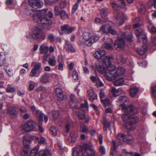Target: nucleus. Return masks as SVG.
<instances>
[{"mask_svg":"<svg viewBox=\"0 0 156 156\" xmlns=\"http://www.w3.org/2000/svg\"><path fill=\"white\" fill-rule=\"evenodd\" d=\"M130 93L131 96L132 97H134L137 93L139 91V89L134 86H132L130 87Z\"/></svg>","mask_w":156,"mask_h":156,"instance_id":"6ab92c4d","label":"nucleus"},{"mask_svg":"<svg viewBox=\"0 0 156 156\" xmlns=\"http://www.w3.org/2000/svg\"><path fill=\"white\" fill-rule=\"evenodd\" d=\"M26 37L29 40L34 39L33 34L29 31H27L26 33Z\"/></svg>","mask_w":156,"mask_h":156,"instance_id":"58836bf2","label":"nucleus"},{"mask_svg":"<svg viewBox=\"0 0 156 156\" xmlns=\"http://www.w3.org/2000/svg\"><path fill=\"white\" fill-rule=\"evenodd\" d=\"M39 149V146H37L36 147L32 150L30 153V156H35Z\"/></svg>","mask_w":156,"mask_h":156,"instance_id":"473e14b6","label":"nucleus"},{"mask_svg":"<svg viewBox=\"0 0 156 156\" xmlns=\"http://www.w3.org/2000/svg\"><path fill=\"white\" fill-rule=\"evenodd\" d=\"M98 54L100 57V58L101 57L105 55L106 53L105 51L104 50H100L98 51Z\"/></svg>","mask_w":156,"mask_h":156,"instance_id":"052dcab7","label":"nucleus"},{"mask_svg":"<svg viewBox=\"0 0 156 156\" xmlns=\"http://www.w3.org/2000/svg\"><path fill=\"white\" fill-rule=\"evenodd\" d=\"M109 33L112 35H115L117 34V32L113 29L112 27L110 25L108 29V31Z\"/></svg>","mask_w":156,"mask_h":156,"instance_id":"c03bdc74","label":"nucleus"},{"mask_svg":"<svg viewBox=\"0 0 156 156\" xmlns=\"http://www.w3.org/2000/svg\"><path fill=\"white\" fill-rule=\"evenodd\" d=\"M77 115L78 118L80 119H82L85 118V112L82 108L77 109L73 111Z\"/></svg>","mask_w":156,"mask_h":156,"instance_id":"2eb2a0df","label":"nucleus"},{"mask_svg":"<svg viewBox=\"0 0 156 156\" xmlns=\"http://www.w3.org/2000/svg\"><path fill=\"white\" fill-rule=\"evenodd\" d=\"M84 103H83L81 104V106L82 108H86L87 109H88V102L87 100H84Z\"/></svg>","mask_w":156,"mask_h":156,"instance_id":"680f3d73","label":"nucleus"},{"mask_svg":"<svg viewBox=\"0 0 156 156\" xmlns=\"http://www.w3.org/2000/svg\"><path fill=\"white\" fill-rule=\"evenodd\" d=\"M122 108L125 113L122 116L123 121L127 123L126 128L128 130H134L136 127V123L138 120V118L133 114H136L141 110V108L134 106L132 104L127 106L126 104L122 105Z\"/></svg>","mask_w":156,"mask_h":156,"instance_id":"f257e3e1","label":"nucleus"},{"mask_svg":"<svg viewBox=\"0 0 156 156\" xmlns=\"http://www.w3.org/2000/svg\"><path fill=\"white\" fill-rule=\"evenodd\" d=\"M90 78L92 81L94 82L98 83L99 79V78L97 76H91Z\"/></svg>","mask_w":156,"mask_h":156,"instance_id":"6e6d98bb","label":"nucleus"},{"mask_svg":"<svg viewBox=\"0 0 156 156\" xmlns=\"http://www.w3.org/2000/svg\"><path fill=\"white\" fill-rule=\"evenodd\" d=\"M103 129L104 130H106L108 128H109L110 129L109 124L107 121L105 119H104L103 122Z\"/></svg>","mask_w":156,"mask_h":156,"instance_id":"4c0bfd02","label":"nucleus"},{"mask_svg":"<svg viewBox=\"0 0 156 156\" xmlns=\"http://www.w3.org/2000/svg\"><path fill=\"white\" fill-rule=\"evenodd\" d=\"M148 30L151 34H156V28L150 25L148 27Z\"/></svg>","mask_w":156,"mask_h":156,"instance_id":"c9c22d12","label":"nucleus"},{"mask_svg":"<svg viewBox=\"0 0 156 156\" xmlns=\"http://www.w3.org/2000/svg\"><path fill=\"white\" fill-rule=\"evenodd\" d=\"M123 91L122 89L120 88L118 89L114 87H112L111 91V94L113 97H116L121 94Z\"/></svg>","mask_w":156,"mask_h":156,"instance_id":"a211bd4d","label":"nucleus"},{"mask_svg":"<svg viewBox=\"0 0 156 156\" xmlns=\"http://www.w3.org/2000/svg\"><path fill=\"white\" fill-rule=\"evenodd\" d=\"M99 152L102 154H105V149L104 146H101L100 147L99 149Z\"/></svg>","mask_w":156,"mask_h":156,"instance_id":"13d9d810","label":"nucleus"},{"mask_svg":"<svg viewBox=\"0 0 156 156\" xmlns=\"http://www.w3.org/2000/svg\"><path fill=\"white\" fill-rule=\"evenodd\" d=\"M69 26L68 25L66 24L61 27V29L63 33H66Z\"/></svg>","mask_w":156,"mask_h":156,"instance_id":"864d4df0","label":"nucleus"},{"mask_svg":"<svg viewBox=\"0 0 156 156\" xmlns=\"http://www.w3.org/2000/svg\"><path fill=\"white\" fill-rule=\"evenodd\" d=\"M55 57L53 56L52 57H50L48 58V63L51 66H54L56 64V61Z\"/></svg>","mask_w":156,"mask_h":156,"instance_id":"a878e982","label":"nucleus"},{"mask_svg":"<svg viewBox=\"0 0 156 156\" xmlns=\"http://www.w3.org/2000/svg\"><path fill=\"white\" fill-rule=\"evenodd\" d=\"M46 12L45 10L33 9L27 6L24 10V13L26 16L30 17L36 21L38 20V18L40 17L41 16L45 14Z\"/></svg>","mask_w":156,"mask_h":156,"instance_id":"7ed1b4c3","label":"nucleus"},{"mask_svg":"<svg viewBox=\"0 0 156 156\" xmlns=\"http://www.w3.org/2000/svg\"><path fill=\"white\" fill-rule=\"evenodd\" d=\"M51 153L48 149L42 150L39 152V156H51Z\"/></svg>","mask_w":156,"mask_h":156,"instance_id":"4be33fe9","label":"nucleus"},{"mask_svg":"<svg viewBox=\"0 0 156 156\" xmlns=\"http://www.w3.org/2000/svg\"><path fill=\"white\" fill-rule=\"evenodd\" d=\"M29 3L33 8H41L43 5V3L39 0H29Z\"/></svg>","mask_w":156,"mask_h":156,"instance_id":"ddd939ff","label":"nucleus"},{"mask_svg":"<svg viewBox=\"0 0 156 156\" xmlns=\"http://www.w3.org/2000/svg\"><path fill=\"white\" fill-rule=\"evenodd\" d=\"M28 89L29 90L31 91L33 90L35 87V82L32 81H30L28 82Z\"/></svg>","mask_w":156,"mask_h":156,"instance_id":"f704fd0d","label":"nucleus"},{"mask_svg":"<svg viewBox=\"0 0 156 156\" xmlns=\"http://www.w3.org/2000/svg\"><path fill=\"white\" fill-rule=\"evenodd\" d=\"M42 66L41 64V63L38 62L34 66V69L37 71Z\"/></svg>","mask_w":156,"mask_h":156,"instance_id":"0e129e2a","label":"nucleus"},{"mask_svg":"<svg viewBox=\"0 0 156 156\" xmlns=\"http://www.w3.org/2000/svg\"><path fill=\"white\" fill-rule=\"evenodd\" d=\"M19 110L21 112V115H23L27 112V110L26 108L23 106L20 107L19 108Z\"/></svg>","mask_w":156,"mask_h":156,"instance_id":"8fccbe9b","label":"nucleus"},{"mask_svg":"<svg viewBox=\"0 0 156 156\" xmlns=\"http://www.w3.org/2000/svg\"><path fill=\"white\" fill-rule=\"evenodd\" d=\"M61 18L63 20L67 19L68 18V15L66 12L64 10H62L60 14Z\"/></svg>","mask_w":156,"mask_h":156,"instance_id":"e433bc0d","label":"nucleus"},{"mask_svg":"<svg viewBox=\"0 0 156 156\" xmlns=\"http://www.w3.org/2000/svg\"><path fill=\"white\" fill-rule=\"evenodd\" d=\"M109 25L108 24L104 25L100 28L99 32L101 34H104L108 33V29Z\"/></svg>","mask_w":156,"mask_h":156,"instance_id":"5701e85b","label":"nucleus"},{"mask_svg":"<svg viewBox=\"0 0 156 156\" xmlns=\"http://www.w3.org/2000/svg\"><path fill=\"white\" fill-rule=\"evenodd\" d=\"M46 90V89L43 86H40L36 89V91L38 92L42 91H45Z\"/></svg>","mask_w":156,"mask_h":156,"instance_id":"69168bd1","label":"nucleus"},{"mask_svg":"<svg viewBox=\"0 0 156 156\" xmlns=\"http://www.w3.org/2000/svg\"><path fill=\"white\" fill-rule=\"evenodd\" d=\"M73 77L75 80H77L78 79V75L77 71L76 70H74L73 72Z\"/></svg>","mask_w":156,"mask_h":156,"instance_id":"e2e57ef3","label":"nucleus"},{"mask_svg":"<svg viewBox=\"0 0 156 156\" xmlns=\"http://www.w3.org/2000/svg\"><path fill=\"white\" fill-rule=\"evenodd\" d=\"M95 66L96 68L98 71L101 73L104 74L107 80L109 81L112 80V78L110 77V76L106 73V69L104 66L103 64L101 62L99 61L95 63Z\"/></svg>","mask_w":156,"mask_h":156,"instance_id":"6e6552de","label":"nucleus"},{"mask_svg":"<svg viewBox=\"0 0 156 156\" xmlns=\"http://www.w3.org/2000/svg\"><path fill=\"white\" fill-rule=\"evenodd\" d=\"M125 34H124L123 37L119 38L115 42V47L116 48H119L120 49H123L125 46Z\"/></svg>","mask_w":156,"mask_h":156,"instance_id":"9b49d317","label":"nucleus"},{"mask_svg":"<svg viewBox=\"0 0 156 156\" xmlns=\"http://www.w3.org/2000/svg\"><path fill=\"white\" fill-rule=\"evenodd\" d=\"M32 32L34 38L40 39L42 40L45 39V36L43 33L41 27L39 26L34 27L32 29Z\"/></svg>","mask_w":156,"mask_h":156,"instance_id":"1a4fd4ad","label":"nucleus"},{"mask_svg":"<svg viewBox=\"0 0 156 156\" xmlns=\"http://www.w3.org/2000/svg\"><path fill=\"white\" fill-rule=\"evenodd\" d=\"M64 48L67 51L70 52H73L75 50L73 47L68 40H66Z\"/></svg>","mask_w":156,"mask_h":156,"instance_id":"aec40b11","label":"nucleus"},{"mask_svg":"<svg viewBox=\"0 0 156 156\" xmlns=\"http://www.w3.org/2000/svg\"><path fill=\"white\" fill-rule=\"evenodd\" d=\"M125 72V69L122 67L117 68L115 73L110 77L112 78V80L116 78L117 76H121Z\"/></svg>","mask_w":156,"mask_h":156,"instance_id":"4468645a","label":"nucleus"},{"mask_svg":"<svg viewBox=\"0 0 156 156\" xmlns=\"http://www.w3.org/2000/svg\"><path fill=\"white\" fill-rule=\"evenodd\" d=\"M51 114L54 119H57L59 115V113L58 111H53L51 112Z\"/></svg>","mask_w":156,"mask_h":156,"instance_id":"49530a36","label":"nucleus"},{"mask_svg":"<svg viewBox=\"0 0 156 156\" xmlns=\"http://www.w3.org/2000/svg\"><path fill=\"white\" fill-rule=\"evenodd\" d=\"M50 131L51 134L54 136H56L57 133V130L55 126H53L51 127Z\"/></svg>","mask_w":156,"mask_h":156,"instance_id":"ea45409f","label":"nucleus"},{"mask_svg":"<svg viewBox=\"0 0 156 156\" xmlns=\"http://www.w3.org/2000/svg\"><path fill=\"white\" fill-rule=\"evenodd\" d=\"M124 82L123 78H120L115 81L114 82V84L117 86H122Z\"/></svg>","mask_w":156,"mask_h":156,"instance_id":"2f4dec72","label":"nucleus"},{"mask_svg":"<svg viewBox=\"0 0 156 156\" xmlns=\"http://www.w3.org/2000/svg\"><path fill=\"white\" fill-rule=\"evenodd\" d=\"M36 114L37 117L39 118L40 121L42 122L43 120V117L44 115L43 114L41 111L37 110L36 111Z\"/></svg>","mask_w":156,"mask_h":156,"instance_id":"72a5a7b5","label":"nucleus"},{"mask_svg":"<svg viewBox=\"0 0 156 156\" xmlns=\"http://www.w3.org/2000/svg\"><path fill=\"white\" fill-rule=\"evenodd\" d=\"M43 10H46V12L45 14L38 18V20H40L41 23L42 24L46 25L47 26H50L52 24V21L51 20L49 19L46 17H44V16L46 14L48 9H44Z\"/></svg>","mask_w":156,"mask_h":156,"instance_id":"f8f14e48","label":"nucleus"},{"mask_svg":"<svg viewBox=\"0 0 156 156\" xmlns=\"http://www.w3.org/2000/svg\"><path fill=\"white\" fill-rule=\"evenodd\" d=\"M23 129L27 132L36 131L37 130V128L36 126V123L33 120L29 121L24 125Z\"/></svg>","mask_w":156,"mask_h":156,"instance_id":"9d476101","label":"nucleus"},{"mask_svg":"<svg viewBox=\"0 0 156 156\" xmlns=\"http://www.w3.org/2000/svg\"><path fill=\"white\" fill-rule=\"evenodd\" d=\"M54 14L55 16H58L60 14L58 7L57 6H55L54 8Z\"/></svg>","mask_w":156,"mask_h":156,"instance_id":"4d7b16f0","label":"nucleus"},{"mask_svg":"<svg viewBox=\"0 0 156 156\" xmlns=\"http://www.w3.org/2000/svg\"><path fill=\"white\" fill-rule=\"evenodd\" d=\"M131 155H132V152L128 153L126 152L125 150H124L121 156H131Z\"/></svg>","mask_w":156,"mask_h":156,"instance_id":"774afa93","label":"nucleus"},{"mask_svg":"<svg viewBox=\"0 0 156 156\" xmlns=\"http://www.w3.org/2000/svg\"><path fill=\"white\" fill-rule=\"evenodd\" d=\"M114 57L111 56H106L102 58V60L107 67L108 70L110 72L114 71L116 69V66L111 63V61Z\"/></svg>","mask_w":156,"mask_h":156,"instance_id":"0eeeda50","label":"nucleus"},{"mask_svg":"<svg viewBox=\"0 0 156 156\" xmlns=\"http://www.w3.org/2000/svg\"><path fill=\"white\" fill-rule=\"evenodd\" d=\"M111 5L112 8L115 10H118L120 8L116 3L114 1H112L111 3Z\"/></svg>","mask_w":156,"mask_h":156,"instance_id":"79ce46f5","label":"nucleus"},{"mask_svg":"<svg viewBox=\"0 0 156 156\" xmlns=\"http://www.w3.org/2000/svg\"><path fill=\"white\" fill-rule=\"evenodd\" d=\"M81 148L80 146H76L74 148L73 152V156H79Z\"/></svg>","mask_w":156,"mask_h":156,"instance_id":"c85d7f7f","label":"nucleus"},{"mask_svg":"<svg viewBox=\"0 0 156 156\" xmlns=\"http://www.w3.org/2000/svg\"><path fill=\"white\" fill-rule=\"evenodd\" d=\"M99 95L101 100H103V99L105 98V92L104 90H100L99 93Z\"/></svg>","mask_w":156,"mask_h":156,"instance_id":"338daca9","label":"nucleus"},{"mask_svg":"<svg viewBox=\"0 0 156 156\" xmlns=\"http://www.w3.org/2000/svg\"><path fill=\"white\" fill-rule=\"evenodd\" d=\"M128 100V98L126 96H122L119 97L118 101V103L119 105H120L122 107V105L123 103H125L127 102Z\"/></svg>","mask_w":156,"mask_h":156,"instance_id":"bb28decb","label":"nucleus"},{"mask_svg":"<svg viewBox=\"0 0 156 156\" xmlns=\"http://www.w3.org/2000/svg\"><path fill=\"white\" fill-rule=\"evenodd\" d=\"M135 34L138 38L139 41L140 42H142L143 45L137 49L138 53L141 55H144L147 50V46L145 44L147 41V37L144 31L141 28L137 29Z\"/></svg>","mask_w":156,"mask_h":156,"instance_id":"f03ea898","label":"nucleus"},{"mask_svg":"<svg viewBox=\"0 0 156 156\" xmlns=\"http://www.w3.org/2000/svg\"><path fill=\"white\" fill-rule=\"evenodd\" d=\"M30 137L29 135H26L23 137V144L24 147L21 151V154L22 156H30L28 149L30 148Z\"/></svg>","mask_w":156,"mask_h":156,"instance_id":"39448f33","label":"nucleus"},{"mask_svg":"<svg viewBox=\"0 0 156 156\" xmlns=\"http://www.w3.org/2000/svg\"><path fill=\"white\" fill-rule=\"evenodd\" d=\"M9 112L11 114L14 115L16 113V110L15 108L12 107L9 108L8 109Z\"/></svg>","mask_w":156,"mask_h":156,"instance_id":"3c124183","label":"nucleus"},{"mask_svg":"<svg viewBox=\"0 0 156 156\" xmlns=\"http://www.w3.org/2000/svg\"><path fill=\"white\" fill-rule=\"evenodd\" d=\"M81 151L83 156H95L96 152L92 145L88 144L83 145Z\"/></svg>","mask_w":156,"mask_h":156,"instance_id":"423d86ee","label":"nucleus"},{"mask_svg":"<svg viewBox=\"0 0 156 156\" xmlns=\"http://www.w3.org/2000/svg\"><path fill=\"white\" fill-rule=\"evenodd\" d=\"M80 131L83 133H89V130L87 126L84 125L83 122H81L80 124Z\"/></svg>","mask_w":156,"mask_h":156,"instance_id":"393cba45","label":"nucleus"},{"mask_svg":"<svg viewBox=\"0 0 156 156\" xmlns=\"http://www.w3.org/2000/svg\"><path fill=\"white\" fill-rule=\"evenodd\" d=\"M151 91L153 98L156 100V85L151 87Z\"/></svg>","mask_w":156,"mask_h":156,"instance_id":"7c9ffc66","label":"nucleus"},{"mask_svg":"<svg viewBox=\"0 0 156 156\" xmlns=\"http://www.w3.org/2000/svg\"><path fill=\"white\" fill-rule=\"evenodd\" d=\"M78 102V100H70L69 102V105L72 108H76Z\"/></svg>","mask_w":156,"mask_h":156,"instance_id":"37998d69","label":"nucleus"},{"mask_svg":"<svg viewBox=\"0 0 156 156\" xmlns=\"http://www.w3.org/2000/svg\"><path fill=\"white\" fill-rule=\"evenodd\" d=\"M6 61L5 55L4 54H0V67L3 66Z\"/></svg>","mask_w":156,"mask_h":156,"instance_id":"c756f323","label":"nucleus"},{"mask_svg":"<svg viewBox=\"0 0 156 156\" xmlns=\"http://www.w3.org/2000/svg\"><path fill=\"white\" fill-rule=\"evenodd\" d=\"M39 80L40 82L43 84H46L50 81L49 76L47 73L42 75Z\"/></svg>","mask_w":156,"mask_h":156,"instance_id":"f3484780","label":"nucleus"},{"mask_svg":"<svg viewBox=\"0 0 156 156\" xmlns=\"http://www.w3.org/2000/svg\"><path fill=\"white\" fill-rule=\"evenodd\" d=\"M102 101L105 107L110 104V101L108 99H105L102 100Z\"/></svg>","mask_w":156,"mask_h":156,"instance_id":"bf43d9fd","label":"nucleus"},{"mask_svg":"<svg viewBox=\"0 0 156 156\" xmlns=\"http://www.w3.org/2000/svg\"><path fill=\"white\" fill-rule=\"evenodd\" d=\"M48 40L51 42H53L55 40V36L51 33L48 34Z\"/></svg>","mask_w":156,"mask_h":156,"instance_id":"603ef678","label":"nucleus"},{"mask_svg":"<svg viewBox=\"0 0 156 156\" xmlns=\"http://www.w3.org/2000/svg\"><path fill=\"white\" fill-rule=\"evenodd\" d=\"M126 135L124 134L120 133L117 136V138L119 140L124 142V140L126 138Z\"/></svg>","mask_w":156,"mask_h":156,"instance_id":"de8ad7c7","label":"nucleus"},{"mask_svg":"<svg viewBox=\"0 0 156 156\" xmlns=\"http://www.w3.org/2000/svg\"><path fill=\"white\" fill-rule=\"evenodd\" d=\"M55 92L59 101H62L65 98V96L63 95L62 90L61 89L57 88L55 90Z\"/></svg>","mask_w":156,"mask_h":156,"instance_id":"dca6fc26","label":"nucleus"},{"mask_svg":"<svg viewBox=\"0 0 156 156\" xmlns=\"http://www.w3.org/2000/svg\"><path fill=\"white\" fill-rule=\"evenodd\" d=\"M39 50L40 51V53L41 54L43 53H46L49 50V47L44 43H43L40 46Z\"/></svg>","mask_w":156,"mask_h":156,"instance_id":"412c9836","label":"nucleus"},{"mask_svg":"<svg viewBox=\"0 0 156 156\" xmlns=\"http://www.w3.org/2000/svg\"><path fill=\"white\" fill-rule=\"evenodd\" d=\"M138 10L141 13L144 14L146 11L144 5L143 4L141 5L138 8Z\"/></svg>","mask_w":156,"mask_h":156,"instance_id":"a18cd8bd","label":"nucleus"},{"mask_svg":"<svg viewBox=\"0 0 156 156\" xmlns=\"http://www.w3.org/2000/svg\"><path fill=\"white\" fill-rule=\"evenodd\" d=\"M7 91L8 92L12 93L14 91L15 89L14 87H12V86L10 84H8L7 85Z\"/></svg>","mask_w":156,"mask_h":156,"instance_id":"09e8293b","label":"nucleus"},{"mask_svg":"<svg viewBox=\"0 0 156 156\" xmlns=\"http://www.w3.org/2000/svg\"><path fill=\"white\" fill-rule=\"evenodd\" d=\"M117 21H116V24L120 26L124 23L125 20V17L122 15V16H118L116 17Z\"/></svg>","mask_w":156,"mask_h":156,"instance_id":"b1692460","label":"nucleus"},{"mask_svg":"<svg viewBox=\"0 0 156 156\" xmlns=\"http://www.w3.org/2000/svg\"><path fill=\"white\" fill-rule=\"evenodd\" d=\"M108 14L107 9H102L101 10V14L102 16L105 17Z\"/></svg>","mask_w":156,"mask_h":156,"instance_id":"5fc2aeb1","label":"nucleus"},{"mask_svg":"<svg viewBox=\"0 0 156 156\" xmlns=\"http://www.w3.org/2000/svg\"><path fill=\"white\" fill-rule=\"evenodd\" d=\"M70 136L72 138V141L74 142L76 138L78 136V135L77 132H73L71 133Z\"/></svg>","mask_w":156,"mask_h":156,"instance_id":"a19ab883","label":"nucleus"},{"mask_svg":"<svg viewBox=\"0 0 156 156\" xmlns=\"http://www.w3.org/2000/svg\"><path fill=\"white\" fill-rule=\"evenodd\" d=\"M133 137L132 135L130 134L126 135L124 142L129 144H131L133 143Z\"/></svg>","mask_w":156,"mask_h":156,"instance_id":"cd10ccee","label":"nucleus"},{"mask_svg":"<svg viewBox=\"0 0 156 156\" xmlns=\"http://www.w3.org/2000/svg\"><path fill=\"white\" fill-rule=\"evenodd\" d=\"M83 37L86 40L85 41V44L88 46H91L94 42L99 39V37L97 36L87 32L84 33Z\"/></svg>","mask_w":156,"mask_h":156,"instance_id":"20e7f679","label":"nucleus"}]
</instances>
